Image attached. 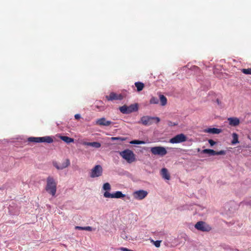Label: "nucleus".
Returning <instances> with one entry per match:
<instances>
[{"label":"nucleus","instance_id":"obj_30","mask_svg":"<svg viewBox=\"0 0 251 251\" xmlns=\"http://www.w3.org/2000/svg\"><path fill=\"white\" fill-rule=\"evenodd\" d=\"M208 143H209L211 146H213L216 144V142H215L212 139L208 140Z\"/></svg>","mask_w":251,"mask_h":251},{"label":"nucleus","instance_id":"obj_5","mask_svg":"<svg viewBox=\"0 0 251 251\" xmlns=\"http://www.w3.org/2000/svg\"><path fill=\"white\" fill-rule=\"evenodd\" d=\"M28 141L35 143H51L53 142V139L51 137L47 136L41 137H29L28 138Z\"/></svg>","mask_w":251,"mask_h":251},{"label":"nucleus","instance_id":"obj_15","mask_svg":"<svg viewBox=\"0 0 251 251\" xmlns=\"http://www.w3.org/2000/svg\"><path fill=\"white\" fill-rule=\"evenodd\" d=\"M96 123L100 126H109L112 122L110 121H107L105 118H101L98 119Z\"/></svg>","mask_w":251,"mask_h":251},{"label":"nucleus","instance_id":"obj_32","mask_svg":"<svg viewBox=\"0 0 251 251\" xmlns=\"http://www.w3.org/2000/svg\"><path fill=\"white\" fill-rule=\"evenodd\" d=\"M75 117L76 119H78L80 118V115L79 114H75Z\"/></svg>","mask_w":251,"mask_h":251},{"label":"nucleus","instance_id":"obj_26","mask_svg":"<svg viewBox=\"0 0 251 251\" xmlns=\"http://www.w3.org/2000/svg\"><path fill=\"white\" fill-rule=\"evenodd\" d=\"M241 72L246 75H251V68L242 69Z\"/></svg>","mask_w":251,"mask_h":251},{"label":"nucleus","instance_id":"obj_13","mask_svg":"<svg viewBox=\"0 0 251 251\" xmlns=\"http://www.w3.org/2000/svg\"><path fill=\"white\" fill-rule=\"evenodd\" d=\"M202 152L203 153L209 154V155H225L226 154V151L222 150L219 151H216L211 149H204L202 150Z\"/></svg>","mask_w":251,"mask_h":251},{"label":"nucleus","instance_id":"obj_14","mask_svg":"<svg viewBox=\"0 0 251 251\" xmlns=\"http://www.w3.org/2000/svg\"><path fill=\"white\" fill-rule=\"evenodd\" d=\"M123 96L121 94H117L115 93H111L109 96H106V99L108 100H121L123 99Z\"/></svg>","mask_w":251,"mask_h":251},{"label":"nucleus","instance_id":"obj_24","mask_svg":"<svg viewBox=\"0 0 251 251\" xmlns=\"http://www.w3.org/2000/svg\"><path fill=\"white\" fill-rule=\"evenodd\" d=\"M158 99L157 98L154 97H152L150 100L151 104H157L158 103Z\"/></svg>","mask_w":251,"mask_h":251},{"label":"nucleus","instance_id":"obj_4","mask_svg":"<svg viewBox=\"0 0 251 251\" xmlns=\"http://www.w3.org/2000/svg\"><path fill=\"white\" fill-rule=\"evenodd\" d=\"M119 110L123 114H129L137 111L138 110V105L137 103L132 104L129 106L124 105L120 107Z\"/></svg>","mask_w":251,"mask_h":251},{"label":"nucleus","instance_id":"obj_25","mask_svg":"<svg viewBox=\"0 0 251 251\" xmlns=\"http://www.w3.org/2000/svg\"><path fill=\"white\" fill-rule=\"evenodd\" d=\"M111 140L112 141L119 140V141H125L126 140V138L122 137H112L111 138Z\"/></svg>","mask_w":251,"mask_h":251},{"label":"nucleus","instance_id":"obj_1","mask_svg":"<svg viewBox=\"0 0 251 251\" xmlns=\"http://www.w3.org/2000/svg\"><path fill=\"white\" fill-rule=\"evenodd\" d=\"M102 188L103 190L106 191L103 194L105 198L120 199L125 197V195L123 194L121 191H117L115 193L112 194L108 192L107 191H109L111 189V186L108 182L105 183Z\"/></svg>","mask_w":251,"mask_h":251},{"label":"nucleus","instance_id":"obj_29","mask_svg":"<svg viewBox=\"0 0 251 251\" xmlns=\"http://www.w3.org/2000/svg\"><path fill=\"white\" fill-rule=\"evenodd\" d=\"M84 230L91 231L93 230V228L91 226H87L84 227Z\"/></svg>","mask_w":251,"mask_h":251},{"label":"nucleus","instance_id":"obj_2","mask_svg":"<svg viewBox=\"0 0 251 251\" xmlns=\"http://www.w3.org/2000/svg\"><path fill=\"white\" fill-rule=\"evenodd\" d=\"M46 190L52 196H54L57 190V182L53 177L49 176L47 178Z\"/></svg>","mask_w":251,"mask_h":251},{"label":"nucleus","instance_id":"obj_3","mask_svg":"<svg viewBox=\"0 0 251 251\" xmlns=\"http://www.w3.org/2000/svg\"><path fill=\"white\" fill-rule=\"evenodd\" d=\"M120 155L128 163H131L136 160L135 154L132 151L129 149L121 151Z\"/></svg>","mask_w":251,"mask_h":251},{"label":"nucleus","instance_id":"obj_28","mask_svg":"<svg viewBox=\"0 0 251 251\" xmlns=\"http://www.w3.org/2000/svg\"><path fill=\"white\" fill-rule=\"evenodd\" d=\"M153 242H154V245L156 247L158 248L160 246V243H161L160 241H153Z\"/></svg>","mask_w":251,"mask_h":251},{"label":"nucleus","instance_id":"obj_33","mask_svg":"<svg viewBox=\"0 0 251 251\" xmlns=\"http://www.w3.org/2000/svg\"><path fill=\"white\" fill-rule=\"evenodd\" d=\"M216 102H217V103H218V105H220L221 103V101L218 99H217L216 100Z\"/></svg>","mask_w":251,"mask_h":251},{"label":"nucleus","instance_id":"obj_11","mask_svg":"<svg viewBox=\"0 0 251 251\" xmlns=\"http://www.w3.org/2000/svg\"><path fill=\"white\" fill-rule=\"evenodd\" d=\"M148 194L147 191L143 190H140L135 191L133 193V196L135 199L142 200L147 197Z\"/></svg>","mask_w":251,"mask_h":251},{"label":"nucleus","instance_id":"obj_17","mask_svg":"<svg viewBox=\"0 0 251 251\" xmlns=\"http://www.w3.org/2000/svg\"><path fill=\"white\" fill-rule=\"evenodd\" d=\"M229 125L233 126H236L240 124V120L236 117H231L227 119Z\"/></svg>","mask_w":251,"mask_h":251},{"label":"nucleus","instance_id":"obj_8","mask_svg":"<svg viewBox=\"0 0 251 251\" xmlns=\"http://www.w3.org/2000/svg\"><path fill=\"white\" fill-rule=\"evenodd\" d=\"M103 169L100 165H96L90 173V176L92 178L100 176L102 174Z\"/></svg>","mask_w":251,"mask_h":251},{"label":"nucleus","instance_id":"obj_10","mask_svg":"<svg viewBox=\"0 0 251 251\" xmlns=\"http://www.w3.org/2000/svg\"><path fill=\"white\" fill-rule=\"evenodd\" d=\"M186 140V136L184 134L180 133L170 139L169 142L172 144H177L185 142Z\"/></svg>","mask_w":251,"mask_h":251},{"label":"nucleus","instance_id":"obj_7","mask_svg":"<svg viewBox=\"0 0 251 251\" xmlns=\"http://www.w3.org/2000/svg\"><path fill=\"white\" fill-rule=\"evenodd\" d=\"M156 120V123H158L160 122V119L158 117H150L148 116H143L139 123H142L143 125L148 126L152 124L153 121Z\"/></svg>","mask_w":251,"mask_h":251},{"label":"nucleus","instance_id":"obj_16","mask_svg":"<svg viewBox=\"0 0 251 251\" xmlns=\"http://www.w3.org/2000/svg\"><path fill=\"white\" fill-rule=\"evenodd\" d=\"M222 129L217 128H207L204 129L203 131L205 133H211L214 134H218L222 132Z\"/></svg>","mask_w":251,"mask_h":251},{"label":"nucleus","instance_id":"obj_31","mask_svg":"<svg viewBox=\"0 0 251 251\" xmlns=\"http://www.w3.org/2000/svg\"><path fill=\"white\" fill-rule=\"evenodd\" d=\"M75 229H78V230H84V227L79 226H75Z\"/></svg>","mask_w":251,"mask_h":251},{"label":"nucleus","instance_id":"obj_34","mask_svg":"<svg viewBox=\"0 0 251 251\" xmlns=\"http://www.w3.org/2000/svg\"><path fill=\"white\" fill-rule=\"evenodd\" d=\"M193 68L195 69V70L196 71H198V70H200V69L199 68H198V67H196V66H194L193 67Z\"/></svg>","mask_w":251,"mask_h":251},{"label":"nucleus","instance_id":"obj_21","mask_svg":"<svg viewBox=\"0 0 251 251\" xmlns=\"http://www.w3.org/2000/svg\"><path fill=\"white\" fill-rule=\"evenodd\" d=\"M135 86L137 88V90L138 92L142 91L145 86L144 84L141 82H135Z\"/></svg>","mask_w":251,"mask_h":251},{"label":"nucleus","instance_id":"obj_27","mask_svg":"<svg viewBox=\"0 0 251 251\" xmlns=\"http://www.w3.org/2000/svg\"><path fill=\"white\" fill-rule=\"evenodd\" d=\"M130 143L131 144H145V142L143 141L135 140L130 142Z\"/></svg>","mask_w":251,"mask_h":251},{"label":"nucleus","instance_id":"obj_23","mask_svg":"<svg viewBox=\"0 0 251 251\" xmlns=\"http://www.w3.org/2000/svg\"><path fill=\"white\" fill-rule=\"evenodd\" d=\"M232 136V138H233V139L231 141L232 144L234 145V144L238 143L239 141H238V134L236 133H233Z\"/></svg>","mask_w":251,"mask_h":251},{"label":"nucleus","instance_id":"obj_20","mask_svg":"<svg viewBox=\"0 0 251 251\" xmlns=\"http://www.w3.org/2000/svg\"><path fill=\"white\" fill-rule=\"evenodd\" d=\"M60 138L66 143H70L74 142V139L66 136H61Z\"/></svg>","mask_w":251,"mask_h":251},{"label":"nucleus","instance_id":"obj_22","mask_svg":"<svg viewBox=\"0 0 251 251\" xmlns=\"http://www.w3.org/2000/svg\"><path fill=\"white\" fill-rule=\"evenodd\" d=\"M160 100L161 104L162 106H164L167 104V98L163 95H159Z\"/></svg>","mask_w":251,"mask_h":251},{"label":"nucleus","instance_id":"obj_19","mask_svg":"<svg viewBox=\"0 0 251 251\" xmlns=\"http://www.w3.org/2000/svg\"><path fill=\"white\" fill-rule=\"evenodd\" d=\"M161 175L162 177L165 179H170V175L166 168H163L161 170Z\"/></svg>","mask_w":251,"mask_h":251},{"label":"nucleus","instance_id":"obj_12","mask_svg":"<svg viewBox=\"0 0 251 251\" xmlns=\"http://www.w3.org/2000/svg\"><path fill=\"white\" fill-rule=\"evenodd\" d=\"M52 164L57 170H63L70 165V162L69 159H66L60 165H58V163L56 161H53Z\"/></svg>","mask_w":251,"mask_h":251},{"label":"nucleus","instance_id":"obj_18","mask_svg":"<svg viewBox=\"0 0 251 251\" xmlns=\"http://www.w3.org/2000/svg\"><path fill=\"white\" fill-rule=\"evenodd\" d=\"M83 145L93 147L95 148H99L101 146V144L97 142H84L82 143Z\"/></svg>","mask_w":251,"mask_h":251},{"label":"nucleus","instance_id":"obj_9","mask_svg":"<svg viewBox=\"0 0 251 251\" xmlns=\"http://www.w3.org/2000/svg\"><path fill=\"white\" fill-rule=\"evenodd\" d=\"M195 227L201 231H209L211 229V227L209 225L203 221H199L195 225Z\"/></svg>","mask_w":251,"mask_h":251},{"label":"nucleus","instance_id":"obj_6","mask_svg":"<svg viewBox=\"0 0 251 251\" xmlns=\"http://www.w3.org/2000/svg\"><path fill=\"white\" fill-rule=\"evenodd\" d=\"M151 152L153 155H157L160 156H164L167 153L166 148L161 146L151 147Z\"/></svg>","mask_w":251,"mask_h":251}]
</instances>
